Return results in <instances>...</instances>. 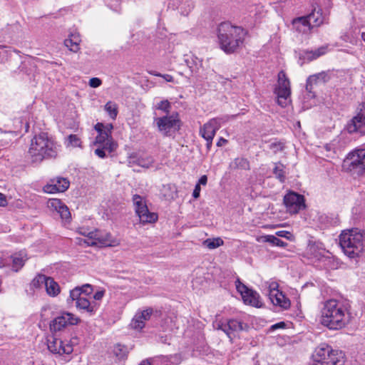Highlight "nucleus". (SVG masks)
Returning <instances> with one entry per match:
<instances>
[{"mask_svg": "<svg viewBox=\"0 0 365 365\" xmlns=\"http://www.w3.org/2000/svg\"><path fill=\"white\" fill-rule=\"evenodd\" d=\"M350 319L347 307L341 302L329 299L323 304L321 309L320 322L329 329H340L344 327Z\"/></svg>", "mask_w": 365, "mask_h": 365, "instance_id": "nucleus-1", "label": "nucleus"}, {"mask_svg": "<svg viewBox=\"0 0 365 365\" xmlns=\"http://www.w3.org/2000/svg\"><path fill=\"white\" fill-rule=\"evenodd\" d=\"M59 145L47 133H41L31 140L28 154L32 163H40L44 160L56 158Z\"/></svg>", "mask_w": 365, "mask_h": 365, "instance_id": "nucleus-2", "label": "nucleus"}, {"mask_svg": "<svg viewBox=\"0 0 365 365\" xmlns=\"http://www.w3.org/2000/svg\"><path fill=\"white\" fill-rule=\"evenodd\" d=\"M247 31L241 26H234L230 22H222L217 28V39L220 46L226 53H232L241 46Z\"/></svg>", "mask_w": 365, "mask_h": 365, "instance_id": "nucleus-3", "label": "nucleus"}, {"mask_svg": "<svg viewBox=\"0 0 365 365\" xmlns=\"http://www.w3.org/2000/svg\"><path fill=\"white\" fill-rule=\"evenodd\" d=\"M339 244L346 256L356 258L365 247V233L357 228L344 230L339 236Z\"/></svg>", "mask_w": 365, "mask_h": 365, "instance_id": "nucleus-4", "label": "nucleus"}, {"mask_svg": "<svg viewBox=\"0 0 365 365\" xmlns=\"http://www.w3.org/2000/svg\"><path fill=\"white\" fill-rule=\"evenodd\" d=\"M312 365H344V354L339 350H334L327 344H322L316 348L313 355Z\"/></svg>", "mask_w": 365, "mask_h": 365, "instance_id": "nucleus-5", "label": "nucleus"}, {"mask_svg": "<svg viewBox=\"0 0 365 365\" xmlns=\"http://www.w3.org/2000/svg\"><path fill=\"white\" fill-rule=\"evenodd\" d=\"M343 168L353 175L364 174L365 173V149H356L349 153L344 160Z\"/></svg>", "mask_w": 365, "mask_h": 365, "instance_id": "nucleus-6", "label": "nucleus"}, {"mask_svg": "<svg viewBox=\"0 0 365 365\" xmlns=\"http://www.w3.org/2000/svg\"><path fill=\"white\" fill-rule=\"evenodd\" d=\"M274 93L277 96V104L281 107L284 108L291 103L290 81L284 71H281L278 73Z\"/></svg>", "mask_w": 365, "mask_h": 365, "instance_id": "nucleus-7", "label": "nucleus"}, {"mask_svg": "<svg viewBox=\"0 0 365 365\" xmlns=\"http://www.w3.org/2000/svg\"><path fill=\"white\" fill-rule=\"evenodd\" d=\"M212 325L215 329L225 332L230 341H232L241 331L248 327L246 324L235 319L226 320L216 319Z\"/></svg>", "mask_w": 365, "mask_h": 365, "instance_id": "nucleus-8", "label": "nucleus"}, {"mask_svg": "<svg viewBox=\"0 0 365 365\" xmlns=\"http://www.w3.org/2000/svg\"><path fill=\"white\" fill-rule=\"evenodd\" d=\"M133 202L135 213L142 224L154 223L158 220V214L149 211L144 197L139 195H134L133 196Z\"/></svg>", "mask_w": 365, "mask_h": 365, "instance_id": "nucleus-9", "label": "nucleus"}, {"mask_svg": "<svg viewBox=\"0 0 365 365\" xmlns=\"http://www.w3.org/2000/svg\"><path fill=\"white\" fill-rule=\"evenodd\" d=\"M228 119L229 118L227 116L212 118L200 128V134L207 141V149H210L213 138L217 130H218L221 125L227 122Z\"/></svg>", "mask_w": 365, "mask_h": 365, "instance_id": "nucleus-10", "label": "nucleus"}, {"mask_svg": "<svg viewBox=\"0 0 365 365\" xmlns=\"http://www.w3.org/2000/svg\"><path fill=\"white\" fill-rule=\"evenodd\" d=\"M154 123L158 130L166 136H170L172 132L178 130L180 127V121L177 113L156 118Z\"/></svg>", "mask_w": 365, "mask_h": 365, "instance_id": "nucleus-11", "label": "nucleus"}, {"mask_svg": "<svg viewBox=\"0 0 365 365\" xmlns=\"http://www.w3.org/2000/svg\"><path fill=\"white\" fill-rule=\"evenodd\" d=\"M346 130L350 134H365V103L359 105L356 115L347 123Z\"/></svg>", "mask_w": 365, "mask_h": 365, "instance_id": "nucleus-12", "label": "nucleus"}, {"mask_svg": "<svg viewBox=\"0 0 365 365\" xmlns=\"http://www.w3.org/2000/svg\"><path fill=\"white\" fill-rule=\"evenodd\" d=\"M79 322L80 319L73 314L64 312L51 321L50 329L51 331L56 332L68 326L78 324Z\"/></svg>", "mask_w": 365, "mask_h": 365, "instance_id": "nucleus-13", "label": "nucleus"}, {"mask_svg": "<svg viewBox=\"0 0 365 365\" xmlns=\"http://www.w3.org/2000/svg\"><path fill=\"white\" fill-rule=\"evenodd\" d=\"M284 204L290 214H297L305 208L304 196L294 192H289L284 195Z\"/></svg>", "mask_w": 365, "mask_h": 365, "instance_id": "nucleus-14", "label": "nucleus"}, {"mask_svg": "<svg viewBox=\"0 0 365 365\" xmlns=\"http://www.w3.org/2000/svg\"><path fill=\"white\" fill-rule=\"evenodd\" d=\"M70 185L67 178L56 177L50 180V182L43 187V191L47 193L65 192Z\"/></svg>", "mask_w": 365, "mask_h": 365, "instance_id": "nucleus-15", "label": "nucleus"}, {"mask_svg": "<svg viewBox=\"0 0 365 365\" xmlns=\"http://www.w3.org/2000/svg\"><path fill=\"white\" fill-rule=\"evenodd\" d=\"M48 350L59 355L69 354L73 351V347L68 343L65 344L59 339L51 336L47 341Z\"/></svg>", "mask_w": 365, "mask_h": 365, "instance_id": "nucleus-16", "label": "nucleus"}, {"mask_svg": "<svg viewBox=\"0 0 365 365\" xmlns=\"http://www.w3.org/2000/svg\"><path fill=\"white\" fill-rule=\"evenodd\" d=\"M93 237H90L92 240L89 242V246H113L115 241L113 240L112 235L108 232H104L98 230H95L93 234H91Z\"/></svg>", "mask_w": 365, "mask_h": 365, "instance_id": "nucleus-17", "label": "nucleus"}, {"mask_svg": "<svg viewBox=\"0 0 365 365\" xmlns=\"http://www.w3.org/2000/svg\"><path fill=\"white\" fill-rule=\"evenodd\" d=\"M48 207L53 211H56L63 220L69 221L71 219V212L68 207L61 200L53 198L48 202Z\"/></svg>", "mask_w": 365, "mask_h": 365, "instance_id": "nucleus-18", "label": "nucleus"}, {"mask_svg": "<svg viewBox=\"0 0 365 365\" xmlns=\"http://www.w3.org/2000/svg\"><path fill=\"white\" fill-rule=\"evenodd\" d=\"M117 148L118 143L113 140V138H110L108 140L102 143V144H98L94 153L99 158H105L107 156V154H111L115 152Z\"/></svg>", "mask_w": 365, "mask_h": 365, "instance_id": "nucleus-19", "label": "nucleus"}, {"mask_svg": "<svg viewBox=\"0 0 365 365\" xmlns=\"http://www.w3.org/2000/svg\"><path fill=\"white\" fill-rule=\"evenodd\" d=\"M153 312L152 308H148L136 313L130 323L131 327L135 329H142L145 327V322L150 319Z\"/></svg>", "mask_w": 365, "mask_h": 365, "instance_id": "nucleus-20", "label": "nucleus"}, {"mask_svg": "<svg viewBox=\"0 0 365 365\" xmlns=\"http://www.w3.org/2000/svg\"><path fill=\"white\" fill-rule=\"evenodd\" d=\"M325 249L319 242H310L307 248V254L309 258L322 260L324 257Z\"/></svg>", "mask_w": 365, "mask_h": 365, "instance_id": "nucleus-21", "label": "nucleus"}, {"mask_svg": "<svg viewBox=\"0 0 365 365\" xmlns=\"http://www.w3.org/2000/svg\"><path fill=\"white\" fill-rule=\"evenodd\" d=\"M268 296L271 302L275 306L285 309L290 307L289 299L280 291H269Z\"/></svg>", "mask_w": 365, "mask_h": 365, "instance_id": "nucleus-22", "label": "nucleus"}, {"mask_svg": "<svg viewBox=\"0 0 365 365\" xmlns=\"http://www.w3.org/2000/svg\"><path fill=\"white\" fill-rule=\"evenodd\" d=\"M76 307L78 309L86 312L90 315H93L98 308V305L95 301H89L86 296L80 298L76 302Z\"/></svg>", "mask_w": 365, "mask_h": 365, "instance_id": "nucleus-23", "label": "nucleus"}, {"mask_svg": "<svg viewBox=\"0 0 365 365\" xmlns=\"http://www.w3.org/2000/svg\"><path fill=\"white\" fill-rule=\"evenodd\" d=\"M329 78L328 73L324 71L310 76L307 81L306 90L309 92H312V86L314 84H317L319 82H327Z\"/></svg>", "mask_w": 365, "mask_h": 365, "instance_id": "nucleus-24", "label": "nucleus"}, {"mask_svg": "<svg viewBox=\"0 0 365 365\" xmlns=\"http://www.w3.org/2000/svg\"><path fill=\"white\" fill-rule=\"evenodd\" d=\"M293 26L299 32L307 33L313 27L308 16L297 18L293 21Z\"/></svg>", "mask_w": 365, "mask_h": 365, "instance_id": "nucleus-25", "label": "nucleus"}, {"mask_svg": "<svg viewBox=\"0 0 365 365\" xmlns=\"http://www.w3.org/2000/svg\"><path fill=\"white\" fill-rule=\"evenodd\" d=\"M328 46H322L316 50L304 51L302 56L304 59L313 61L327 53Z\"/></svg>", "mask_w": 365, "mask_h": 365, "instance_id": "nucleus-26", "label": "nucleus"}, {"mask_svg": "<svg viewBox=\"0 0 365 365\" xmlns=\"http://www.w3.org/2000/svg\"><path fill=\"white\" fill-rule=\"evenodd\" d=\"M81 41L78 33H73L69 36V38L64 41L65 46L68 49L74 53H76L80 49V42Z\"/></svg>", "mask_w": 365, "mask_h": 365, "instance_id": "nucleus-27", "label": "nucleus"}, {"mask_svg": "<svg viewBox=\"0 0 365 365\" xmlns=\"http://www.w3.org/2000/svg\"><path fill=\"white\" fill-rule=\"evenodd\" d=\"M242 299L246 304L255 307H260L262 306L259 294L252 289H250Z\"/></svg>", "mask_w": 365, "mask_h": 365, "instance_id": "nucleus-28", "label": "nucleus"}, {"mask_svg": "<svg viewBox=\"0 0 365 365\" xmlns=\"http://www.w3.org/2000/svg\"><path fill=\"white\" fill-rule=\"evenodd\" d=\"M44 287L46 293L51 297H56L60 293V287L52 277H48Z\"/></svg>", "mask_w": 365, "mask_h": 365, "instance_id": "nucleus-29", "label": "nucleus"}, {"mask_svg": "<svg viewBox=\"0 0 365 365\" xmlns=\"http://www.w3.org/2000/svg\"><path fill=\"white\" fill-rule=\"evenodd\" d=\"M307 16L313 27L319 26L324 21V17L322 16V10L319 8H314L312 12L309 14Z\"/></svg>", "mask_w": 365, "mask_h": 365, "instance_id": "nucleus-30", "label": "nucleus"}, {"mask_svg": "<svg viewBox=\"0 0 365 365\" xmlns=\"http://www.w3.org/2000/svg\"><path fill=\"white\" fill-rule=\"evenodd\" d=\"M230 168L232 170L241 169L248 170L250 166L247 159L245 158H237L230 163Z\"/></svg>", "mask_w": 365, "mask_h": 365, "instance_id": "nucleus-31", "label": "nucleus"}, {"mask_svg": "<svg viewBox=\"0 0 365 365\" xmlns=\"http://www.w3.org/2000/svg\"><path fill=\"white\" fill-rule=\"evenodd\" d=\"M273 168V174L280 182H284L286 180L285 166L280 162L274 163Z\"/></svg>", "mask_w": 365, "mask_h": 365, "instance_id": "nucleus-32", "label": "nucleus"}, {"mask_svg": "<svg viewBox=\"0 0 365 365\" xmlns=\"http://www.w3.org/2000/svg\"><path fill=\"white\" fill-rule=\"evenodd\" d=\"M133 162L140 167L148 168L153 166L154 159L151 155H144L138 157L135 160H133Z\"/></svg>", "mask_w": 365, "mask_h": 365, "instance_id": "nucleus-33", "label": "nucleus"}, {"mask_svg": "<svg viewBox=\"0 0 365 365\" xmlns=\"http://www.w3.org/2000/svg\"><path fill=\"white\" fill-rule=\"evenodd\" d=\"M224 241L220 237L208 238L203 242V245L210 250H213L223 245Z\"/></svg>", "mask_w": 365, "mask_h": 365, "instance_id": "nucleus-34", "label": "nucleus"}, {"mask_svg": "<svg viewBox=\"0 0 365 365\" xmlns=\"http://www.w3.org/2000/svg\"><path fill=\"white\" fill-rule=\"evenodd\" d=\"M93 232H94V230L89 231V230L86 227H80L78 230V232L80 235L84 236L86 238L85 239H78V243L80 245H81L82 242H83L85 244H86L88 246H89V242L92 241V240L90 238V237H93L91 235V234H93Z\"/></svg>", "mask_w": 365, "mask_h": 365, "instance_id": "nucleus-35", "label": "nucleus"}, {"mask_svg": "<svg viewBox=\"0 0 365 365\" xmlns=\"http://www.w3.org/2000/svg\"><path fill=\"white\" fill-rule=\"evenodd\" d=\"M48 277L42 274H38L32 280L31 286L36 289H38L45 286Z\"/></svg>", "mask_w": 365, "mask_h": 365, "instance_id": "nucleus-36", "label": "nucleus"}, {"mask_svg": "<svg viewBox=\"0 0 365 365\" xmlns=\"http://www.w3.org/2000/svg\"><path fill=\"white\" fill-rule=\"evenodd\" d=\"M105 110L108 113L112 119H115L118 115V106L116 103L108 101L105 105Z\"/></svg>", "mask_w": 365, "mask_h": 365, "instance_id": "nucleus-37", "label": "nucleus"}, {"mask_svg": "<svg viewBox=\"0 0 365 365\" xmlns=\"http://www.w3.org/2000/svg\"><path fill=\"white\" fill-rule=\"evenodd\" d=\"M114 354L119 359H123L128 354V349L125 346L118 344L113 348Z\"/></svg>", "mask_w": 365, "mask_h": 365, "instance_id": "nucleus-38", "label": "nucleus"}, {"mask_svg": "<svg viewBox=\"0 0 365 365\" xmlns=\"http://www.w3.org/2000/svg\"><path fill=\"white\" fill-rule=\"evenodd\" d=\"M265 241L271 243L273 245L284 247L287 246V243L282 241V240L277 238L274 235H267L265 237Z\"/></svg>", "mask_w": 365, "mask_h": 365, "instance_id": "nucleus-39", "label": "nucleus"}, {"mask_svg": "<svg viewBox=\"0 0 365 365\" xmlns=\"http://www.w3.org/2000/svg\"><path fill=\"white\" fill-rule=\"evenodd\" d=\"M26 259L22 257L14 256L12 269L14 272H18L24 264Z\"/></svg>", "mask_w": 365, "mask_h": 365, "instance_id": "nucleus-40", "label": "nucleus"}, {"mask_svg": "<svg viewBox=\"0 0 365 365\" xmlns=\"http://www.w3.org/2000/svg\"><path fill=\"white\" fill-rule=\"evenodd\" d=\"M83 296L84 295H82L81 294V291L79 287H76L70 292V296L69 298L68 299V302H70V301H76V302L80 298H82Z\"/></svg>", "mask_w": 365, "mask_h": 365, "instance_id": "nucleus-41", "label": "nucleus"}, {"mask_svg": "<svg viewBox=\"0 0 365 365\" xmlns=\"http://www.w3.org/2000/svg\"><path fill=\"white\" fill-rule=\"evenodd\" d=\"M156 108L168 113L171 108V105L168 100H163L156 105Z\"/></svg>", "mask_w": 365, "mask_h": 365, "instance_id": "nucleus-42", "label": "nucleus"}, {"mask_svg": "<svg viewBox=\"0 0 365 365\" xmlns=\"http://www.w3.org/2000/svg\"><path fill=\"white\" fill-rule=\"evenodd\" d=\"M269 148L272 150L274 153H277L279 151H282L284 148V145L281 141H274L271 143L269 145Z\"/></svg>", "mask_w": 365, "mask_h": 365, "instance_id": "nucleus-43", "label": "nucleus"}, {"mask_svg": "<svg viewBox=\"0 0 365 365\" xmlns=\"http://www.w3.org/2000/svg\"><path fill=\"white\" fill-rule=\"evenodd\" d=\"M110 138H113L112 135H109L106 133H101L96 136L94 145H98V144H102V143L108 140Z\"/></svg>", "mask_w": 365, "mask_h": 365, "instance_id": "nucleus-44", "label": "nucleus"}, {"mask_svg": "<svg viewBox=\"0 0 365 365\" xmlns=\"http://www.w3.org/2000/svg\"><path fill=\"white\" fill-rule=\"evenodd\" d=\"M236 289L240 293L242 298L250 290V289H249L244 284L240 282V280L236 281Z\"/></svg>", "mask_w": 365, "mask_h": 365, "instance_id": "nucleus-45", "label": "nucleus"}, {"mask_svg": "<svg viewBox=\"0 0 365 365\" xmlns=\"http://www.w3.org/2000/svg\"><path fill=\"white\" fill-rule=\"evenodd\" d=\"M68 145L73 147H80L81 146V140L80 138L74 134H71L68 136Z\"/></svg>", "mask_w": 365, "mask_h": 365, "instance_id": "nucleus-46", "label": "nucleus"}, {"mask_svg": "<svg viewBox=\"0 0 365 365\" xmlns=\"http://www.w3.org/2000/svg\"><path fill=\"white\" fill-rule=\"evenodd\" d=\"M164 187H165V189L169 190L170 192L168 194H166V193L165 194V196L168 199H175L177 197V189L175 185H168L165 186Z\"/></svg>", "mask_w": 365, "mask_h": 365, "instance_id": "nucleus-47", "label": "nucleus"}, {"mask_svg": "<svg viewBox=\"0 0 365 365\" xmlns=\"http://www.w3.org/2000/svg\"><path fill=\"white\" fill-rule=\"evenodd\" d=\"M82 295H84L87 297L88 295L91 294L93 292L92 286L89 284H83L82 287H79Z\"/></svg>", "mask_w": 365, "mask_h": 365, "instance_id": "nucleus-48", "label": "nucleus"}, {"mask_svg": "<svg viewBox=\"0 0 365 365\" xmlns=\"http://www.w3.org/2000/svg\"><path fill=\"white\" fill-rule=\"evenodd\" d=\"M102 84V81L98 78H91L89 81V86L91 88H98Z\"/></svg>", "mask_w": 365, "mask_h": 365, "instance_id": "nucleus-49", "label": "nucleus"}, {"mask_svg": "<svg viewBox=\"0 0 365 365\" xmlns=\"http://www.w3.org/2000/svg\"><path fill=\"white\" fill-rule=\"evenodd\" d=\"M175 358V356H163L162 358V365H175V363L172 361V359Z\"/></svg>", "mask_w": 365, "mask_h": 365, "instance_id": "nucleus-50", "label": "nucleus"}, {"mask_svg": "<svg viewBox=\"0 0 365 365\" xmlns=\"http://www.w3.org/2000/svg\"><path fill=\"white\" fill-rule=\"evenodd\" d=\"M113 129V124L108 123L106 125H104L103 133H106L108 135H111Z\"/></svg>", "mask_w": 365, "mask_h": 365, "instance_id": "nucleus-51", "label": "nucleus"}, {"mask_svg": "<svg viewBox=\"0 0 365 365\" xmlns=\"http://www.w3.org/2000/svg\"><path fill=\"white\" fill-rule=\"evenodd\" d=\"M200 186H199V185H196L192 192V196L194 198L197 199L200 197Z\"/></svg>", "mask_w": 365, "mask_h": 365, "instance_id": "nucleus-52", "label": "nucleus"}, {"mask_svg": "<svg viewBox=\"0 0 365 365\" xmlns=\"http://www.w3.org/2000/svg\"><path fill=\"white\" fill-rule=\"evenodd\" d=\"M104 291H98L93 295L94 300H101L104 296Z\"/></svg>", "mask_w": 365, "mask_h": 365, "instance_id": "nucleus-53", "label": "nucleus"}, {"mask_svg": "<svg viewBox=\"0 0 365 365\" xmlns=\"http://www.w3.org/2000/svg\"><path fill=\"white\" fill-rule=\"evenodd\" d=\"M7 205V200L3 193L0 192V206L5 207Z\"/></svg>", "mask_w": 365, "mask_h": 365, "instance_id": "nucleus-54", "label": "nucleus"}, {"mask_svg": "<svg viewBox=\"0 0 365 365\" xmlns=\"http://www.w3.org/2000/svg\"><path fill=\"white\" fill-rule=\"evenodd\" d=\"M104 124L102 123H98L95 125V130L98 132V134L103 132Z\"/></svg>", "mask_w": 365, "mask_h": 365, "instance_id": "nucleus-55", "label": "nucleus"}, {"mask_svg": "<svg viewBox=\"0 0 365 365\" xmlns=\"http://www.w3.org/2000/svg\"><path fill=\"white\" fill-rule=\"evenodd\" d=\"M207 175H204L200 177L197 185H199V186H200V185H205L207 184Z\"/></svg>", "mask_w": 365, "mask_h": 365, "instance_id": "nucleus-56", "label": "nucleus"}, {"mask_svg": "<svg viewBox=\"0 0 365 365\" xmlns=\"http://www.w3.org/2000/svg\"><path fill=\"white\" fill-rule=\"evenodd\" d=\"M278 287L279 285L277 282H272L269 286V291H279Z\"/></svg>", "mask_w": 365, "mask_h": 365, "instance_id": "nucleus-57", "label": "nucleus"}, {"mask_svg": "<svg viewBox=\"0 0 365 365\" xmlns=\"http://www.w3.org/2000/svg\"><path fill=\"white\" fill-rule=\"evenodd\" d=\"M284 327H285V323L283 322H281L277 323L275 324H273L271 328H272V329H277L279 328H284Z\"/></svg>", "mask_w": 365, "mask_h": 365, "instance_id": "nucleus-58", "label": "nucleus"}, {"mask_svg": "<svg viewBox=\"0 0 365 365\" xmlns=\"http://www.w3.org/2000/svg\"><path fill=\"white\" fill-rule=\"evenodd\" d=\"M217 81L222 84H226L227 83H229L230 81L227 78H225L222 76H219L217 78Z\"/></svg>", "mask_w": 365, "mask_h": 365, "instance_id": "nucleus-59", "label": "nucleus"}, {"mask_svg": "<svg viewBox=\"0 0 365 365\" xmlns=\"http://www.w3.org/2000/svg\"><path fill=\"white\" fill-rule=\"evenodd\" d=\"M162 78H163L167 82H173L174 78L171 75L169 74H162Z\"/></svg>", "mask_w": 365, "mask_h": 365, "instance_id": "nucleus-60", "label": "nucleus"}, {"mask_svg": "<svg viewBox=\"0 0 365 365\" xmlns=\"http://www.w3.org/2000/svg\"><path fill=\"white\" fill-rule=\"evenodd\" d=\"M227 143V140H225V138H220L219 139V140L217 141V146H218V147H221V146H222L223 145L226 144Z\"/></svg>", "mask_w": 365, "mask_h": 365, "instance_id": "nucleus-61", "label": "nucleus"}, {"mask_svg": "<svg viewBox=\"0 0 365 365\" xmlns=\"http://www.w3.org/2000/svg\"><path fill=\"white\" fill-rule=\"evenodd\" d=\"M188 6H189V9H188V10H187V11H186V12H183V11H182V15H184V16H187V15L188 14V13L191 11V9H192V6H190V5H189Z\"/></svg>", "mask_w": 365, "mask_h": 365, "instance_id": "nucleus-62", "label": "nucleus"}, {"mask_svg": "<svg viewBox=\"0 0 365 365\" xmlns=\"http://www.w3.org/2000/svg\"><path fill=\"white\" fill-rule=\"evenodd\" d=\"M140 365H151L148 361H143Z\"/></svg>", "mask_w": 365, "mask_h": 365, "instance_id": "nucleus-63", "label": "nucleus"}, {"mask_svg": "<svg viewBox=\"0 0 365 365\" xmlns=\"http://www.w3.org/2000/svg\"><path fill=\"white\" fill-rule=\"evenodd\" d=\"M361 38L365 42V32L361 33Z\"/></svg>", "mask_w": 365, "mask_h": 365, "instance_id": "nucleus-64", "label": "nucleus"}]
</instances>
